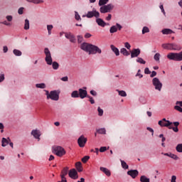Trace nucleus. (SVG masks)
<instances>
[{"label":"nucleus","instance_id":"obj_8","mask_svg":"<svg viewBox=\"0 0 182 182\" xmlns=\"http://www.w3.org/2000/svg\"><path fill=\"white\" fill-rule=\"evenodd\" d=\"M158 124L161 127H171L170 126L173 124V122L164 118L162 120L159 121Z\"/></svg>","mask_w":182,"mask_h":182},{"label":"nucleus","instance_id":"obj_40","mask_svg":"<svg viewBox=\"0 0 182 182\" xmlns=\"http://www.w3.org/2000/svg\"><path fill=\"white\" fill-rule=\"evenodd\" d=\"M75 18L76 21H82V18H80V15H79V13H77V11L75 12Z\"/></svg>","mask_w":182,"mask_h":182},{"label":"nucleus","instance_id":"obj_64","mask_svg":"<svg viewBox=\"0 0 182 182\" xmlns=\"http://www.w3.org/2000/svg\"><path fill=\"white\" fill-rule=\"evenodd\" d=\"M112 19V14H108V16L106 17V21H110Z\"/></svg>","mask_w":182,"mask_h":182},{"label":"nucleus","instance_id":"obj_50","mask_svg":"<svg viewBox=\"0 0 182 182\" xmlns=\"http://www.w3.org/2000/svg\"><path fill=\"white\" fill-rule=\"evenodd\" d=\"M23 9H24L23 7L19 8L18 10V14L19 15H22L23 14Z\"/></svg>","mask_w":182,"mask_h":182},{"label":"nucleus","instance_id":"obj_43","mask_svg":"<svg viewBox=\"0 0 182 182\" xmlns=\"http://www.w3.org/2000/svg\"><path fill=\"white\" fill-rule=\"evenodd\" d=\"M77 38L78 43H82V42H83V36H77Z\"/></svg>","mask_w":182,"mask_h":182},{"label":"nucleus","instance_id":"obj_35","mask_svg":"<svg viewBox=\"0 0 182 182\" xmlns=\"http://www.w3.org/2000/svg\"><path fill=\"white\" fill-rule=\"evenodd\" d=\"M160 56H161L160 53H156L154 56V60H156V62H160Z\"/></svg>","mask_w":182,"mask_h":182},{"label":"nucleus","instance_id":"obj_51","mask_svg":"<svg viewBox=\"0 0 182 182\" xmlns=\"http://www.w3.org/2000/svg\"><path fill=\"white\" fill-rule=\"evenodd\" d=\"M144 73H145V75H150V73H151V72L150 71L149 68H146L144 70Z\"/></svg>","mask_w":182,"mask_h":182},{"label":"nucleus","instance_id":"obj_34","mask_svg":"<svg viewBox=\"0 0 182 182\" xmlns=\"http://www.w3.org/2000/svg\"><path fill=\"white\" fill-rule=\"evenodd\" d=\"M120 161H121L122 168H125V169L129 168V165H127V164L124 161L120 160Z\"/></svg>","mask_w":182,"mask_h":182},{"label":"nucleus","instance_id":"obj_5","mask_svg":"<svg viewBox=\"0 0 182 182\" xmlns=\"http://www.w3.org/2000/svg\"><path fill=\"white\" fill-rule=\"evenodd\" d=\"M53 153L58 156V157H63L66 154V151L62 146H54L53 147Z\"/></svg>","mask_w":182,"mask_h":182},{"label":"nucleus","instance_id":"obj_54","mask_svg":"<svg viewBox=\"0 0 182 182\" xmlns=\"http://www.w3.org/2000/svg\"><path fill=\"white\" fill-rule=\"evenodd\" d=\"M140 72H141V70H138V72H137L136 76H139V79H141V77H143V75H141L140 73Z\"/></svg>","mask_w":182,"mask_h":182},{"label":"nucleus","instance_id":"obj_15","mask_svg":"<svg viewBox=\"0 0 182 182\" xmlns=\"http://www.w3.org/2000/svg\"><path fill=\"white\" fill-rule=\"evenodd\" d=\"M78 95L80 99H85V97H87V96H89L87 95V91L82 88L78 90Z\"/></svg>","mask_w":182,"mask_h":182},{"label":"nucleus","instance_id":"obj_59","mask_svg":"<svg viewBox=\"0 0 182 182\" xmlns=\"http://www.w3.org/2000/svg\"><path fill=\"white\" fill-rule=\"evenodd\" d=\"M61 80H63V82H68V80H69V78L68 77V76L63 77L61 78Z\"/></svg>","mask_w":182,"mask_h":182},{"label":"nucleus","instance_id":"obj_33","mask_svg":"<svg viewBox=\"0 0 182 182\" xmlns=\"http://www.w3.org/2000/svg\"><path fill=\"white\" fill-rule=\"evenodd\" d=\"M149 32H150V29L149 28V27L144 26L142 28V35H144L146 33H149Z\"/></svg>","mask_w":182,"mask_h":182},{"label":"nucleus","instance_id":"obj_13","mask_svg":"<svg viewBox=\"0 0 182 182\" xmlns=\"http://www.w3.org/2000/svg\"><path fill=\"white\" fill-rule=\"evenodd\" d=\"M122 28L123 27L122 26V25H120L119 23H117L116 26H111V28H109V32L110 33H116V32H117V29L119 31H122Z\"/></svg>","mask_w":182,"mask_h":182},{"label":"nucleus","instance_id":"obj_62","mask_svg":"<svg viewBox=\"0 0 182 182\" xmlns=\"http://www.w3.org/2000/svg\"><path fill=\"white\" fill-rule=\"evenodd\" d=\"M47 29H48V31H52V29H53V25H48L47 26Z\"/></svg>","mask_w":182,"mask_h":182},{"label":"nucleus","instance_id":"obj_56","mask_svg":"<svg viewBox=\"0 0 182 182\" xmlns=\"http://www.w3.org/2000/svg\"><path fill=\"white\" fill-rule=\"evenodd\" d=\"M176 180H177V176H171V182H177Z\"/></svg>","mask_w":182,"mask_h":182},{"label":"nucleus","instance_id":"obj_23","mask_svg":"<svg viewBox=\"0 0 182 182\" xmlns=\"http://www.w3.org/2000/svg\"><path fill=\"white\" fill-rule=\"evenodd\" d=\"M163 35H171V33H174V32L170 28H165L161 31Z\"/></svg>","mask_w":182,"mask_h":182},{"label":"nucleus","instance_id":"obj_36","mask_svg":"<svg viewBox=\"0 0 182 182\" xmlns=\"http://www.w3.org/2000/svg\"><path fill=\"white\" fill-rule=\"evenodd\" d=\"M176 150L178 153H182V144H178L176 147Z\"/></svg>","mask_w":182,"mask_h":182},{"label":"nucleus","instance_id":"obj_44","mask_svg":"<svg viewBox=\"0 0 182 182\" xmlns=\"http://www.w3.org/2000/svg\"><path fill=\"white\" fill-rule=\"evenodd\" d=\"M175 110H177L178 112H180V113H182V108L181 107L176 105L174 107Z\"/></svg>","mask_w":182,"mask_h":182},{"label":"nucleus","instance_id":"obj_29","mask_svg":"<svg viewBox=\"0 0 182 182\" xmlns=\"http://www.w3.org/2000/svg\"><path fill=\"white\" fill-rule=\"evenodd\" d=\"M24 29L25 31L29 30V20L28 18L25 20Z\"/></svg>","mask_w":182,"mask_h":182},{"label":"nucleus","instance_id":"obj_21","mask_svg":"<svg viewBox=\"0 0 182 182\" xmlns=\"http://www.w3.org/2000/svg\"><path fill=\"white\" fill-rule=\"evenodd\" d=\"M111 50L114 52V53L116 55V56H119L120 55V51H119V48H116L114 45H111L110 46Z\"/></svg>","mask_w":182,"mask_h":182},{"label":"nucleus","instance_id":"obj_14","mask_svg":"<svg viewBox=\"0 0 182 182\" xmlns=\"http://www.w3.org/2000/svg\"><path fill=\"white\" fill-rule=\"evenodd\" d=\"M140 53H141V50H140V48H134L131 51V58H137Z\"/></svg>","mask_w":182,"mask_h":182},{"label":"nucleus","instance_id":"obj_18","mask_svg":"<svg viewBox=\"0 0 182 182\" xmlns=\"http://www.w3.org/2000/svg\"><path fill=\"white\" fill-rule=\"evenodd\" d=\"M31 134L32 136H33V137H35V139H38V141L41 140V132L38 129H33L31 132Z\"/></svg>","mask_w":182,"mask_h":182},{"label":"nucleus","instance_id":"obj_6","mask_svg":"<svg viewBox=\"0 0 182 182\" xmlns=\"http://www.w3.org/2000/svg\"><path fill=\"white\" fill-rule=\"evenodd\" d=\"M152 85L154 86L155 90L159 92H161V89L163 87V83L160 81V80L157 77H154L152 80Z\"/></svg>","mask_w":182,"mask_h":182},{"label":"nucleus","instance_id":"obj_47","mask_svg":"<svg viewBox=\"0 0 182 182\" xmlns=\"http://www.w3.org/2000/svg\"><path fill=\"white\" fill-rule=\"evenodd\" d=\"M168 129L173 130L175 132V133H178V127H169Z\"/></svg>","mask_w":182,"mask_h":182},{"label":"nucleus","instance_id":"obj_10","mask_svg":"<svg viewBox=\"0 0 182 182\" xmlns=\"http://www.w3.org/2000/svg\"><path fill=\"white\" fill-rule=\"evenodd\" d=\"M68 173H69V167H64L60 173V178H63V182H68V180H66V176H68Z\"/></svg>","mask_w":182,"mask_h":182},{"label":"nucleus","instance_id":"obj_38","mask_svg":"<svg viewBox=\"0 0 182 182\" xmlns=\"http://www.w3.org/2000/svg\"><path fill=\"white\" fill-rule=\"evenodd\" d=\"M117 92H118L119 96H122V97H126V96H127L126 91H123V90L119 91L117 90Z\"/></svg>","mask_w":182,"mask_h":182},{"label":"nucleus","instance_id":"obj_41","mask_svg":"<svg viewBox=\"0 0 182 182\" xmlns=\"http://www.w3.org/2000/svg\"><path fill=\"white\" fill-rule=\"evenodd\" d=\"M90 159V156H85L82 159V163H87V161Z\"/></svg>","mask_w":182,"mask_h":182},{"label":"nucleus","instance_id":"obj_25","mask_svg":"<svg viewBox=\"0 0 182 182\" xmlns=\"http://www.w3.org/2000/svg\"><path fill=\"white\" fill-rule=\"evenodd\" d=\"M120 53L124 55V56H129V55H130V53L124 48L121 49Z\"/></svg>","mask_w":182,"mask_h":182},{"label":"nucleus","instance_id":"obj_55","mask_svg":"<svg viewBox=\"0 0 182 182\" xmlns=\"http://www.w3.org/2000/svg\"><path fill=\"white\" fill-rule=\"evenodd\" d=\"M4 80H5V75L4 74L0 75V83L1 82H4Z\"/></svg>","mask_w":182,"mask_h":182},{"label":"nucleus","instance_id":"obj_9","mask_svg":"<svg viewBox=\"0 0 182 182\" xmlns=\"http://www.w3.org/2000/svg\"><path fill=\"white\" fill-rule=\"evenodd\" d=\"M97 18L100 17V13L99 11H96V9H93L92 11H88L87 14H86V18Z\"/></svg>","mask_w":182,"mask_h":182},{"label":"nucleus","instance_id":"obj_26","mask_svg":"<svg viewBox=\"0 0 182 182\" xmlns=\"http://www.w3.org/2000/svg\"><path fill=\"white\" fill-rule=\"evenodd\" d=\"M27 2H31L32 4H43V0H26Z\"/></svg>","mask_w":182,"mask_h":182},{"label":"nucleus","instance_id":"obj_48","mask_svg":"<svg viewBox=\"0 0 182 182\" xmlns=\"http://www.w3.org/2000/svg\"><path fill=\"white\" fill-rule=\"evenodd\" d=\"M6 19H7L8 22H12V19H14V17H12V16H6Z\"/></svg>","mask_w":182,"mask_h":182},{"label":"nucleus","instance_id":"obj_57","mask_svg":"<svg viewBox=\"0 0 182 182\" xmlns=\"http://www.w3.org/2000/svg\"><path fill=\"white\" fill-rule=\"evenodd\" d=\"M124 46L125 48H127V49H130V48H132V46H130V43L127 42L124 43Z\"/></svg>","mask_w":182,"mask_h":182},{"label":"nucleus","instance_id":"obj_58","mask_svg":"<svg viewBox=\"0 0 182 182\" xmlns=\"http://www.w3.org/2000/svg\"><path fill=\"white\" fill-rule=\"evenodd\" d=\"M3 52H4V53H6V52H8V46H4L3 47Z\"/></svg>","mask_w":182,"mask_h":182},{"label":"nucleus","instance_id":"obj_49","mask_svg":"<svg viewBox=\"0 0 182 182\" xmlns=\"http://www.w3.org/2000/svg\"><path fill=\"white\" fill-rule=\"evenodd\" d=\"M107 150V148L106 146H102L100 149V153H105Z\"/></svg>","mask_w":182,"mask_h":182},{"label":"nucleus","instance_id":"obj_53","mask_svg":"<svg viewBox=\"0 0 182 182\" xmlns=\"http://www.w3.org/2000/svg\"><path fill=\"white\" fill-rule=\"evenodd\" d=\"M87 97H88V99H90V102L91 105H95V100H93V97H92L89 95Z\"/></svg>","mask_w":182,"mask_h":182},{"label":"nucleus","instance_id":"obj_11","mask_svg":"<svg viewBox=\"0 0 182 182\" xmlns=\"http://www.w3.org/2000/svg\"><path fill=\"white\" fill-rule=\"evenodd\" d=\"M87 142V139L85 136H80L77 139V143L80 147H85V145Z\"/></svg>","mask_w":182,"mask_h":182},{"label":"nucleus","instance_id":"obj_28","mask_svg":"<svg viewBox=\"0 0 182 182\" xmlns=\"http://www.w3.org/2000/svg\"><path fill=\"white\" fill-rule=\"evenodd\" d=\"M71 97L77 98L79 97V91L75 90L71 93Z\"/></svg>","mask_w":182,"mask_h":182},{"label":"nucleus","instance_id":"obj_39","mask_svg":"<svg viewBox=\"0 0 182 182\" xmlns=\"http://www.w3.org/2000/svg\"><path fill=\"white\" fill-rule=\"evenodd\" d=\"M97 132L99 133V134H106V129L105 128L97 129Z\"/></svg>","mask_w":182,"mask_h":182},{"label":"nucleus","instance_id":"obj_52","mask_svg":"<svg viewBox=\"0 0 182 182\" xmlns=\"http://www.w3.org/2000/svg\"><path fill=\"white\" fill-rule=\"evenodd\" d=\"M1 23L3 25H6V26H11L12 25V23H8V21H4L1 22Z\"/></svg>","mask_w":182,"mask_h":182},{"label":"nucleus","instance_id":"obj_24","mask_svg":"<svg viewBox=\"0 0 182 182\" xmlns=\"http://www.w3.org/2000/svg\"><path fill=\"white\" fill-rule=\"evenodd\" d=\"M9 141H11V139L9 138H8V139L5 138H2V141H1L2 147H6L7 144H9Z\"/></svg>","mask_w":182,"mask_h":182},{"label":"nucleus","instance_id":"obj_27","mask_svg":"<svg viewBox=\"0 0 182 182\" xmlns=\"http://www.w3.org/2000/svg\"><path fill=\"white\" fill-rule=\"evenodd\" d=\"M141 182H150V178H147L146 176H141L140 178Z\"/></svg>","mask_w":182,"mask_h":182},{"label":"nucleus","instance_id":"obj_30","mask_svg":"<svg viewBox=\"0 0 182 182\" xmlns=\"http://www.w3.org/2000/svg\"><path fill=\"white\" fill-rule=\"evenodd\" d=\"M13 53L15 55V56H22V52L19 50L14 49L13 50Z\"/></svg>","mask_w":182,"mask_h":182},{"label":"nucleus","instance_id":"obj_12","mask_svg":"<svg viewBox=\"0 0 182 182\" xmlns=\"http://www.w3.org/2000/svg\"><path fill=\"white\" fill-rule=\"evenodd\" d=\"M68 176L69 177H70V178H73V180H77V178H79V176L77 175V171L75 168H73L69 171Z\"/></svg>","mask_w":182,"mask_h":182},{"label":"nucleus","instance_id":"obj_60","mask_svg":"<svg viewBox=\"0 0 182 182\" xmlns=\"http://www.w3.org/2000/svg\"><path fill=\"white\" fill-rule=\"evenodd\" d=\"M157 75V73L156 71H152L150 77H154V76H156Z\"/></svg>","mask_w":182,"mask_h":182},{"label":"nucleus","instance_id":"obj_7","mask_svg":"<svg viewBox=\"0 0 182 182\" xmlns=\"http://www.w3.org/2000/svg\"><path fill=\"white\" fill-rule=\"evenodd\" d=\"M113 8H114V6L112 4H109L107 5L102 6L100 9V11L101 14H107V12H110Z\"/></svg>","mask_w":182,"mask_h":182},{"label":"nucleus","instance_id":"obj_63","mask_svg":"<svg viewBox=\"0 0 182 182\" xmlns=\"http://www.w3.org/2000/svg\"><path fill=\"white\" fill-rule=\"evenodd\" d=\"M90 95H92V96H97V92H96V91H95V90H91Z\"/></svg>","mask_w":182,"mask_h":182},{"label":"nucleus","instance_id":"obj_45","mask_svg":"<svg viewBox=\"0 0 182 182\" xmlns=\"http://www.w3.org/2000/svg\"><path fill=\"white\" fill-rule=\"evenodd\" d=\"M159 8H160L162 14L164 15V16H166V11H164V7L163 6V4H161L159 6Z\"/></svg>","mask_w":182,"mask_h":182},{"label":"nucleus","instance_id":"obj_4","mask_svg":"<svg viewBox=\"0 0 182 182\" xmlns=\"http://www.w3.org/2000/svg\"><path fill=\"white\" fill-rule=\"evenodd\" d=\"M46 95L47 96V99H50L55 102L59 100V92L56 90L51 91L50 93L49 91L46 90Z\"/></svg>","mask_w":182,"mask_h":182},{"label":"nucleus","instance_id":"obj_32","mask_svg":"<svg viewBox=\"0 0 182 182\" xmlns=\"http://www.w3.org/2000/svg\"><path fill=\"white\" fill-rule=\"evenodd\" d=\"M136 60L138 63H141V65H146V61L140 57H138Z\"/></svg>","mask_w":182,"mask_h":182},{"label":"nucleus","instance_id":"obj_42","mask_svg":"<svg viewBox=\"0 0 182 182\" xmlns=\"http://www.w3.org/2000/svg\"><path fill=\"white\" fill-rule=\"evenodd\" d=\"M170 157H171V159H173V160H178V156L174 154L170 153Z\"/></svg>","mask_w":182,"mask_h":182},{"label":"nucleus","instance_id":"obj_3","mask_svg":"<svg viewBox=\"0 0 182 182\" xmlns=\"http://www.w3.org/2000/svg\"><path fill=\"white\" fill-rule=\"evenodd\" d=\"M162 48L168 50H181V46L176 43H164L162 44Z\"/></svg>","mask_w":182,"mask_h":182},{"label":"nucleus","instance_id":"obj_31","mask_svg":"<svg viewBox=\"0 0 182 182\" xmlns=\"http://www.w3.org/2000/svg\"><path fill=\"white\" fill-rule=\"evenodd\" d=\"M107 2H109V0H100L99 1V6H103L105 5H106V4H107Z\"/></svg>","mask_w":182,"mask_h":182},{"label":"nucleus","instance_id":"obj_46","mask_svg":"<svg viewBox=\"0 0 182 182\" xmlns=\"http://www.w3.org/2000/svg\"><path fill=\"white\" fill-rule=\"evenodd\" d=\"M98 115L103 116V110L99 107L97 108Z\"/></svg>","mask_w":182,"mask_h":182},{"label":"nucleus","instance_id":"obj_19","mask_svg":"<svg viewBox=\"0 0 182 182\" xmlns=\"http://www.w3.org/2000/svg\"><path fill=\"white\" fill-rule=\"evenodd\" d=\"M96 22H97V25L99 26H101L102 28H105V26H106V22H105V21H103V19H102L99 17L96 18Z\"/></svg>","mask_w":182,"mask_h":182},{"label":"nucleus","instance_id":"obj_2","mask_svg":"<svg viewBox=\"0 0 182 182\" xmlns=\"http://www.w3.org/2000/svg\"><path fill=\"white\" fill-rule=\"evenodd\" d=\"M44 53L46 55L45 60L48 65H52V68L54 70H58L59 69V63L58 62L54 61L52 60V55L50 54V51L49 48H46L44 49Z\"/></svg>","mask_w":182,"mask_h":182},{"label":"nucleus","instance_id":"obj_61","mask_svg":"<svg viewBox=\"0 0 182 182\" xmlns=\"http://www.w3.org/2000/svg\"><path fill=\"white\" fill-rule=\"evenodd\" d=\"M92 37V34H90V33H85V38H86V39H87V38H91Z\"/></svg>","mask_w":182,"mask_h":182},{"label":"nucleus","instance_id":"obj_20","mask_svg":"<svg viewBox=\"0 0 182 182\" xmlns=\"http://www.w3.org/2000/svg\"><path fill=\"white\" fill-rule=\"evenodd\" d=\"M100 170L102 171V173H105V174H106L107 177H110V176H112V173L110 172V170L107 169V168L100 167Z\"/></svg>","mask_w":182,"mask_h":182},{"label":"nucleus","instance_id":"obj_17","mask_svg":"<svg viewBox=\"0 0 182 182\" xmlns=\"http://www.w3.org/2000/svg\"><path fill=\"white\" fill-rule=\"evenodd\" d=\"M128 176H130L132 178H136L139 176V171L137 170H130L127 171Z\"/></svg>","mask_w":182,"mask_h":182},{"label":"nucleus","instance_id":"obj_37","mask_svg":"<svg viewBox=\"0 0 182 182\" xmlns=\"http://www.w3.org/2000/svg\"><path fill=\"white\" fill-rule=\"evenodd\" d=\"M36 87L38 89H45L46 87V85H45V83L36 84Z\"/></svg>","mask_w":182,"mask_h":182},{"label":"nucleus","instance_id":"obj_1","mask_svg":"<svg viewBox=\"0 0 182 182\" xmlns=\"http://www.w3.org/2000/svg\"><path fill=\"white\" fill-rule=\"evenodd\" d=\"M80 49L84 50V52H87L90 55H96V53H102V50L97 47V46H93L89 43H82L80 45Z\"/></svg>","mask_w":182,"mask_h":182},{"label":"nucleus","instance_id":"obj_16","mask_svg":"<svg viewBox=\"0 0 182 182\" xmlns=\"http://www.w3.org/2000/svg\"><path fill=\"white\" fill-rule=\"evenodd\" d=\"M65 36L67 39H69L70 42H72V43H76V38L73 34H72V33H66Z\"/></svg>","mask_w":182,"mask_h":182},{"label":"nucleus","instance_id":"obj_22","mask_svg":"<svg viewBox=\"0 0 182 182\" xmlns=\"http://www.w3.org/2000/svg\"><path fill=\"white\" fill-rule=\"evenodd\" d=\"M76 169L79 173H82L83 171V166H82V162L78 161L75 164Z\"/></svg>","mask_w":182,"mask_h":182}]
</instances>
